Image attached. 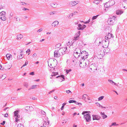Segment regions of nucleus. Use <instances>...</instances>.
Here are the masks:
<instances>
[{
  "label": "nucleus",
  "instance_id": "55",
  "mask_svg": "<svg viewBox=\"0 0 127 127\" xmlns=\"http://www.w3.org/2000/svg\"><path fill=\"white\" fill-rule=\"evenodd\" d=\"M4 117H7L8 116V114L7 113H6L4 115Z\"/></svg>",
  "mask_w": 127,
  "mask_h": 127
},
{
  "label": "nucleus",
  "instance_id": "22",
  "mask_svg": "<svg viewBox=\"0 0 127 127\" xmlns=\"http://www.w3.org/2000/svg\"><path fill=\"white\" fill-rule=\"evenodd\" d=\"M87 97L88 96L84 94L83 95L82 99H84L86 102H87L86 98H87Z\"/></svg>",
  "mask_w": 127,
  "mask_h": 127
},
{
  "label": "nucleus",
  "instance_id": "2",
  "mask_svg": "<svg viewBox=\"0 0 127 127\" xmlns=\"http://www.w3.org/2000/svg\"><path fill=\"white\" fill-rule=\"evenodd\" d=\"M88 56V53L85 51H82L81 50L80 56L82 58V60H85V59H86Z\"/></svg>",
  "mask_w": 127,
  "mask_h": 127
},
{
  "label": "nucleus",
  "instance_id": "1",
  "mask_svg": "<svg viewBox=\"0 0 127 127\" xmlns=\"http://www.w3.org/2000/svg\"><path fill=\"white\" fill-rule=\"evenodd\" d=\"M117 20L116 17L115 16H114L111 18H110L109 19L107 22L110 25H113L116 23V21Z\"/></svg>",
  "mask_w": 127,
  "mask_h": 127
},
{
  "label": "nucleus",
  "instance_id": "13",
  "mask_svg": "<svg viewBox=\"0 0 127 127\" xmlns=\"http://www.w3.org/2000/svg\"><path fill=\"white\" fill-rule=\"evenodd\" d=\"M59 24V22L57 21H56L54 22L52 24V26L54 27H57Z\"/></svg>",
  "mask_w": 127,
  "mask_h": 127
},
{
  "label": "nucleus",
  "instance_id": "15",
  "mask_svg": "<svg viewBox=\"0 0 127 127\" xmlns=\"http://www.w3.org/2000/svg\"><path fill=\"white\" fill-rule=\"evenodd\" d=\"M100 114L102 117L103 119H104L107 117V116L105 114L104 112H100Z\"/></svg>",
  "mask_w": 127,
  "mask_h": 127
},
{
  "label": "nucleus",
  "instance_id": "63",
  "mask_svg": "<svg viewBox=\"0 0 127 127\" xmlns=\"http://www.w3.org/2000/svg\"><path fill=\"white\" fill-rule=\"evenodd\" d=\"M71 70L70 69L69 70H67L66 71V72L67 73H68L70 71H71Z\"/></svg>",
  "mask_w": 127,
  "mask_h": 127
},
{
  "label": "nucleus",
  "instance_id": "47",
  "mask_svg": "<svg viewBox=\"0 0 127 127\" xmlns=\"http://www.w3.org/2000/svg\"><path fill=\"white\" fill-rule=\"evenodd\" d=\"M37 86V85H33L31 86V88H32V89H34L35 87Z\"/></svg>",
  "mask_w": 127,
  "mask_h": 127
},
{
  "label": "nucleus",
  "instance_id": "10",
  "mask_svg": "<svg viewBox=\"0 0 127 127\" xmlns=\"http://www.w3.org/2000/svg\"><path fill=\"white\" fill-rule=\"evenodd\" d=\"M92 116L93 117V120H99L101 117L99 115H93Z\"/></svg>",
  "mask_w": 127,
  "mask_h": 127
},
{
  "label": "nucleus",
  "instance_id": "14",
  "mask_svg": "<svg viewBox=\"0 0 127 127\" xmlns=\"http://www.w3.org/2000/svg\"><path fill=\"white\" fill-rule=\"evenodd\" d=\"M0 18L3 21L5 20L6 19V18L5 16V14L0 15Z\"/></svg>",
  "mask_w": 127,
  "mask_h": 127
},
{
  "label": "nucleus",
  "instance_id": "51",
  "mask_svg": "<svg viewBox=\"0 0 127 127\" xmlns=\"http://www.w3.org/2000/svg\"><path fill=\"white\" fill-rule=\"evenodd\" d=\"M43 30V29L42 28H41L40 29H39L37 31V32H41Z\"/></svg>",
  "mask_w": 127,
  "mask_h": 127
},
{
  "label": "nucleus",
  "instance_id": "17",
  "mask_svg": "<svg viewBox=\"0 0 127 127\" xmlns=\"http://www.w3.org/2000/svg\"><path fill=\"white\" fill-rule=\"evenodd\" d=\"M95 43L96 44V45H100V44H101V42L98 39H96L95 41Z\"/></svg>",
  "mask_w": 127,
  "mask_h": 127
},
{
  "label": "nucleus",
  "instance_id": "34",
  "mask_svg": "<svg viewBox=\"0 0 127 127\" xmlns=\"http://www.w3.org/2000/svg\"><path fill=\"white\" fill-rule=\"evenodd\" d=\"M104 97V96H102L99 97L98 99V100L100 101L101 100L103 99Z\"/></svg>",
  "mask_w": 127,
  "mask_h": 127
},
{
  "label": "nucleus",
  "instance_id": "27",
  "mask_svg": "<svg viewBox=\"0 0 127 127\" xmlns=\"http://www.w3.org/2000/svg\"><path fill=\"white\" fill-rule=\"evenodd\" d=\"M108 81L112 85H114L115 84V83L113 81L109 79L108 80Z\"/></svg>",
  "mask_w": 127,
  "mask_h": 127
},
{
  "label": "nucleus",
  "instance_id": "41",
  "mask_svg": "<svg viewBox=\"0 0 127 127\" xmlns=\"http://www.w3.org/2000/svg\"><path fill=\"white\" fill-rule=\"evenodd\" d=\"M98 15H97L96 16H94L92 18V19L93 20H94L96 19L97 17L98 16Z\"/></svg>",
  "mask_w": 127,
  "mask_h": 127
},
{
  "label": "nucleus",
  "instance_id": "33",
  "mask_svg": "<svg viewBox=\"0 0 127 127\" xmlns=\"http://www.w3.org/2000/svg\"><path fill=\"white\" fill-rule=\"evenodd\" d=\"M24 85L26 88H27L28 86V83L24 82Z\"/></svg>",
  "mask_w": 127,
  "mask_h": 127
},
{
  "label": "nucleus",
  "instance_id": "4",
  "mask_svg": "<svg viewBox=\"0 0 127 127\" xmlns=\"http://www.w3.org/2000/svg\"><path fill=\"white\" fill-rule=\"evenodd\" d=\"M67 50V47L60 48L58 50V51L60 56L63 55V54L66 53V51Z\"/></svg>",
  "mask_w": 127,
  "mask_h": 127
},
{
  "label": "nucleus",
  "instance_id": "60",
  "mask_svg": "<svg viewBox=\"0 0 127 127\" xmlns=\"http://www.w3.org/2000/svg\"><path fill=\"white\" fill-rule=\"evenodd\" d=\"M80 31H78V32H77V33L76 34L77 35H78V36H79L80 35Z\"/></svg>",
  "mask_w": 127,
  "mask_h": 127
},
{
  "label": "nucleus",
  "instance_id": "49",
  "mask_svg": "<svg viewBox=\"0 0 127 127\" xmlns=\"http://www.w3.org/2000/svg\"><path fill=\"white\" fill-rule=\"evenodd\" d=\"M20 119H18L17 118H15V122H18V121H20Z\"/></svg>",
  "mask_w": 127,
  "mask_h": 127
},
{
  "label": "nucleus",
  "instance_id": "62",
  "mask_svg": "<svg viewBox=\"0 0 127 127\" xmlns=\"http://www.w3.org/2000/svg\"><path fill=\"white\" fill-rule=\"evenodd\" d=\"M15 117H16L15 118H19L20 117V115L18 114V115H17L16 116H15Z\"/></svg>",
  "mask_w": 127,
  "mask_h": 127
},
{
  "label": "nucleus",
  "instance_id": "44",
  "mask_svg": "<svg viewBox=\"0 0 127 127\" xmlns=\"http://www.w3.org/2000/svg\"><path fill=\"white\" fill-rule=\"evenodd\" d=\"M0 14L1 15H4L6 14V12L4 11H2L0 12Z\"/></svg>",
  "mask_w": 127,
  "mask_h": 127
},
{
  "label": "nucleus",
  "instance_id": "61",
  "mask_svg": "<svg viewBox=\"0 0 127 127\" xmlns=\"http://www.w3.org/2000/svg\"><path fill=\"white\" fill-rule=\"evenodd\" d=\"M104 7L105 8H108V7H108V5H107V4L106 3H105V4L104 5Z\"/></svg>",
  "mask_w": 127,
  "mask_h": 127
},
{
  "label": "nucleus",
  "instance_id": "39",
  "mask_svg": "<svg viewBox=\"0 0 127 127\" xmlns=\"http://www.w3.org/2000/svg\"><path fill=\"white\" fill-rule=\"evenodd\" d=\"M17 127H24L23 125H22L20 123L17 125Z\"/></svg>",
  "mask_w": 127,
  "mask_h": 127
},
{
  "label": "nucleus",
  "instance_id": "12",
  "mask_svg": "<svg viewBox=\"0 0 127 127\" xmlns=\"http://www.w3.org/2000/svg\"><path fill=\"white\" fill-rule=\"evenodd\" d=\"M54 57H59L60 56L58 51V50H55L54 52Z\"/></svg>",
  "mask_w": 127,
  "mask_h": 127
},
{
  "label": "nucleus",
  "instance_id": "45",
  "mask_svg": "<svg viewBox=\"0 0 127 127\" xmlns=\"http://www.w3.org/2000/svg\"><path fill=\"white\" fill-rule=\"evenodd\" d=\"M11 99L12 100H17L18 99V98L17 97H11Z\"/></svg>",
  "mask_w": 127,
  "mask_h": 127
},
{
  "label": "nucleus",
  "instance_id": "5",
  "mask_svg": "<svg viewBox=\"0 0 127 127\" xmlns=\"http://www.w3.org/2000/svg\"><path fill=\"white\" fill-rule=\"evenodd\" d=\"M109 41L108 40H103L101 41V44L103 48H106L108 45Z\"/></svg>",
  "mask_w": 127,
  "mask_h": 127
},
{
  "label": "nucleus",
  "instance_id": "18",
  "mask_svg": "<svg viewBox=\"0 0 127 127\" xmlns=\"http://www.w3.org/2000/svg\"><path fill=\"white\" fill-rule=\"evenodd\" d=\"M58 75L59 74H58V72H52V74L51 75L50 77V78H53L52 77H53L55 76L56 75Z\"/></svg>",
  "mask_w": 127,
  "mask_h": 127
},
{
  "label": "nucleus",
  "instance_id": "9",
  "mask_svg": "<svg viewBox=\"0 0 127 127\" xmlns=\"http://www.w3.org/2000/svg\"><path fill=\"white\" fill-rule=\"evenodd\" d=\"M114 36L113 34L112 33H109L107 35L105 36V38L106 39L108 40L111 39L112 38H113Z\"/></svg>",
  "mask_w": 127,
  "mask_h": 127
},
{
  "label": "nucleus",
  "instance_id": "50",
  "mask_svg": "<svg viewBox=\"0 0 127 127\" xmlns=\"http://www.w3.org/2000/svg\"><path fill=\"white\" fill-rule=\"evenodd\" d=\"M5 121H3L2 123H0V124L1 125H4L5 124Z\"/></svg>",
  "mask_w": 127,
  "mask_h": 127
},
{
  "label": "nucleus",
  "instance_id": "26",
  "mask_svg": "<svg viewBox=\"0 0 127 127\" xmlns=\"http://www.w3.org/2000/svg\"><path fill=\"white\" fill-rule=\"evenodd\" d=\"M79 38V36H78V35H76L75 36L74 38V39H73V40H74V41H76V40L78 39Z\"/></svg>",
  "mask_w": 127,
  "mask_h": 127
},
{
  "label": "nucleus",
  "instance_id": "42",
  "mask_svg": "<svg viewBox=\"0 0 127 127\" xmlns=\"http://www.w3.org/2000/svg\"><path fill=\"white\" fill-rule=\"evenodd\" d=\"M75 102V101L73 100H69L68 101V102L70 103H74V102Z\"/></svg>",
  "mask_w": 127,
  "mask_h": 127
},
{
  "label": "nucleus",
  "instance_id": "19",
  "mask_svg": "<svg viewBox=\"0 0 127 127\" xmlns=\"http://www.w3.org/2000/svg\"><path fill=\"white\" fill-rule=\"evenodd\" d=\"M50 5L51 7L53 8H56L57 6V4H56V3L54 2L53 3H51L50 4Z\"/></svg>",
  "mask_w": 127,
  "mask_h": 127
},
{
  "label": "nucleus",
  "instance_id": "36",
  "mask_svg": "<svg viewBox=\"0 0 127 127\" xmlns=\"http://www.w3.org/2000/svg\"><path fill=\"white\" fill-rule=\"evenodd\" d=\"M61 77L63 78V79H64V76L63 75H61L60 76H58L56 77V78H57L58 77Z\"/></svg>",
  "mask_w": 127,
  "mask_h": 127
},
{
  "label": "nucleus",
  "instance_id": "8",
  "mask_svg": "<svg viewBox=\"0 0 127 127\" xmlns=\"http://www.w3.org/2000/svg\"><path fill=\"white\" fill-rule=\"evenodd\" d=\"M84 118L87 122H89L91 120V117L89 113H88L84 115Z\"/></svg>",
  "mask_w": 127,
  "mask_h": 127
},
{
  "label": "nucleus",
  "instance_id": "28",
  "mask_svg": "<svg viewBox=\"0 0 127 127\" xmlns=\"http://www.w3.org/2000/svg\"><path fill=\"white\" fill-rule=\"evenodd\" d=\"M118 124H116V122H114L112 123L111 124V125L109 127H111L112 126H118Z\"/></svg>",
  "mask_w": 127,
  "mask_h": 127
},
{
  "label": "nucleus",
  "instance_id": "29",
  "mask_svg": "<svg viewBox=\"0 0 127 127\" xmlns=\"http://www.w3.org/2000/svg\"><path fill=\"white\" fill-rule=\"evenodd\" d=\"M28 62L27 60H26L25 62V64H24L21 67V68H22L23 67H24L26 66L28 64Z\"/></svg>",
  "mask_w": 127,
  "mask_h": 127
},
{
  "label": "nucleus",
  "instance_id": "38",
  "mask_svg": "<svg viewBox=\"0 0 127 127\" xmlns=\"http://www.w3.org/2000/svg\"><path fill=\"white\" fill-rule=\"evenodd\" d=\"M23 35L21 34H20V35H17V37H19L20 39L21 38L23 37Z\"/></svg>",
  "mask_w": 127,
  "mask_h": 127
},
{
  "label": "nucleus",
  "instance_id": "48",
  "mask_svg": "<svg viewBox=\"0 0 127 127\" xmlns=\"http://www.w3.org/2000/svg\"><path fill=\"white\" fill-rule=\"evenodd\" d=\"M82 25L80 24H79L78 25V30H79V29H81V27H82Z\"/></svg>",
  "mask_w": 127,
  "mask_h": 127
},
{
  "label": "nucleus",
  "instance_id": "46",
  "mask_svg": "<svg viewBox=\"0 0 127 127\" xmlns=\"http://www.w3.org/2000/svg\"><path fill=\"white\" fill-rule=\"evenodd\" d=\"M88 112H88L87 111H84L82 113V115H85V114L87 113H88Z\"/></svg>",
  "mask_w": 127,
  "mask_h": 127
},
{
  "label": "nucleus",
  "instance_id": "56",
  "mask_svg": "<svg viewBox=\"0 0 127 127\" xmlns=\"http://www.w3.org/2000/svg\"><path fill=\"white\" fill-rule=\"evenodd\" d=\"M29 74L30 75H33L34 74V72H32L30 73Z\"/></svg>",
  "mask_w": 127,
  "mask_h": 127
},
{
  "label": "nucleus",
  "instance_id": "35",
  "mask_svg": "<svg viewBox=\"0 0 127 127\" xmlns=\"http://www.w3.org/2000/svg\"><path fill=\"white\" fill-rule=\"evenodd\" d=\"M93 2L96 4H98L99 3V1L98 0H96L94 1Z\"/></svg>",
  "mask_w": 127,
  "mask_h": 127
},
{
  "label": "nucleus",
  "instance_id": "31",
  "mask_svg": "<svg viewBox=\"0 0 127 127\" xmlns=\"http://www.w3.org/2000/svg\"><path fill=\"white\" fill-rule=\"evenodd\" d=\"M40 112L41 113L44 115L43 116H45V112L44 111L42 110H41Z\"/></svg>",
  "mask_w": 127,
  "mask_h": 127
},
{
  "label": "nucleus",
  "instance_id": "6",
  "mask_svg": "<svg viewBox=\"0 0 127 127\" xmlns=\"http://www.w3.org/2000/svg\"><path fill=\"white\" fill-rule=\"evenodd\" d=\"M79 64L80 66L82 68H84L87 65L86 62L84 60H81L79 61Z\"/></svg>",
  "mask_w": 127,
  "mask_h": 127
},
{
  "label": "nucleus",
  "instance_id": "59",
  "mask_svg": "<svg viewBox=\"0 0 127 127\" xmlns=\"http://www.w3.org/2000/svg\"><path fill=\"white\" fill-rule=\"evenodd\" d=\"M30 52V49H28L27 51H26V53H29Z\"/></svg>",
  "mask_w": 127,
  "mask_h": 127
},
{
  "label": "nucleus",
  "instance_id": "25",
  "mask_svg": "<svg viewBox=\"0 0 127 127\" xmlns=\"http://www.w3.org/2000/svg\"><path fill=\"white\" fill-rule=\"evenodd\" d=\"M11 67L9 65L7 64L6 65H5V68L6 70L7 69H10Z\"/></svg>",
  "mask_w": 127,
  "mask_h": 127
},
{
  "label": "nucleus",
  "instance_id": "37",
  "mask_svg": "<svg viewBox=\"0 0 127 127\" xmlns=\"http://www.w3.org/2000/svg\"><path fill=\"white\" fill-rule=\"evenodd\" d=\"M57 13V12L56 11H53L51 12L50 13V15H53L54 14H55Z\"/></svg>",
  "mask_w": 127,
  "mask_h": 127
},
{
  "label": "nucleus",
  "instance_id": "32",
  "mask_svg": "<svg viewBox=\"0 0 127 127\" xmlns=\"http://www.w3.org/2000/svg\"><path fill=\"white\" fill-rule=\"evenodd\" d=\"M61 45L60 43H58L57 44L55 47V48H59V47L61 46Z\"/></svg>",
  "mask_w": 127,
  "mask_h": 127
},
{
  "label": "nucleus",
  "instance_id": "7",
  "mask_svg": "<svg viewBox=\"0 0 127 127\" xmlns=\"http://www.w3.org/2000/svg\"><path fill=\"white\" fill-rule=\"evenodd\" d=\"M91 70H90L91 72L92 71H94L95 70H97L96 65L95 64H92L89 67Z\"/></svg>",
  "mask_w": 127,
  "mask_h": 127
},
{
  "label": "nucleus",
  "instance_id": "43",
  "mask_svg": "<svg viewBox=\"0 0 127 127\" xmlns=\"http://www.w3.org/2000/svg\"><path fill=\"white\" fill-rule=\"evenodd\" d=\"M87 99L88 100L87 101V102H88L89 103H90L91 102V100L90 99V98L88 97H87Z\"/></svg>",
  "mask_w": 127,
  "mask_h": 127
},
{
  "label": "nucleus",
  "instance_id": "16",
  "mask_svg": "<svg viewBox=\"0 0 127 127\" xmlns=\"http://www.w3.org/2000/svg\"><path fill=\"white\" fill-rule=\"evenodd\" d=\"M78 3V1H71L70 3V4H71L72 6H74L77 4Z\"/></svg>",
  "mask_w": 127,
  "mask_h": 127
},
{
  "label": "nucleus",
  "instance_id": "57",
  "mask_svg": "<svg viewBox=\"0 0 127 127\" xmlns=\"http://www.w3.org/2000/svg\"><path fill=\"white\" fill-rule=\"evenodd\" d=\"M54 91H55V90H53L52 91H50V92H49V93H48V94H50L51 93H52L54 92Z\"/></svg>",
  "mask_w": 127,
  "mask_h": 127
},
{
  "label": "nucleus",
  "instance_id": "30",
  "mask_svg": "<svg viewBox=\"0 0 127 127\" xmlns=\"http://www.w3.org/2000/svg\"><path fill=\"white\" fill-rule=\"evenodd\" d=\"M77 13V12H76V11L74 12L73 13H72L70 14L69 15V17H70V16H73V15L76 14V13Z\"/></svg>",
  "mask_w": 127,
  "mask_h": 127
},
{
  "label": "nucleus",
  "instance_id": "21",
  "mask_svg": "<svg viewBox=\"0 0 127 127\" xmlns=\"http://www.w3.org/2000/svg\"><path fill=\"white\" fill-rule=\"evenodd\" d=\"M96 104V105L97 106H98L99 107H100L102 108H108V107H103L102 105H101L99 103H98V102H96L95 103Z\"/></svg>",
  "mask_w": 127,
  "mask_h": 127
},
{
  "label": "nucleus",
  "instance_id": "58",
  "mask_svg": "<svg viewBox=\"0 0 127 127\" xmlns=\"http://www.w3.org/2000/svg\"><path fill=\"white\" fill-rule=\"evenodd\" d=\"M16 20L17 21H20L21 20L20 19V18H16Z\"/></svg>",
  "mask_w": 127,
  "mask_h": 127
},
{
  "label": "nucleus",
  "instance_id": "3",
  "mask_svg": "<svg viewBox=\"0 0 127 127\" xmlns=\"http://www.w3.org/2000/svg\"><path fill=\"white\" fill-rule=\"evenodd\" d=\"M81 52L80 49L79 48L76 49L74 52L73 55L74 57L76 58H78L80 56Z\"/></svg>",
  "mask_w": 127,
  "mask_h": 127
},
{
  "label": "nucleus",
  "instance_id": "40",
  "mask_svg": "<svg viewBox=\"0 0 127 127\" xmlns=\"http://www.w3.org/2000/svg\"><path fill=\"white\" fill-rule=\"evenodd\" d=\"M51 67H50L49 66V67H48V69H49V70L50 71H50H51V70H54V68L53 67H52L51 69Z\"/></svg>",
  "mask_w": 127,
  "mask_h": 127
},
{
  "label": "nucleus",
  "instance_id": "54",
  "mask_svg": "<svg viewBox=\"0 0 127 127\" xmlns=\"http://www.w3.org/2000/svg\"><path fill=\"white\" fill-rule=\"evenodd\" d=\"M3 67H2V65L0 64V69L1 70H3Z\"/></svg>",
  "mask_w": 127,
  "mask_h": 127
},
{
  "label": "nucleus",
  "instance_id": "20",
  "mask_svg": "<svg viewBox=\"0 0 127 127\" xmlns=\"http://www.w3.org/2000/svg\"><path fill=\"white\" fill-rule=\"evenodd\" d=\"M123 13V11L120 10L117 11L116 12V13L117 15L121 14Z\"/></svg>",
  "mask_w": 127,
  "mask_h": 127
},
{
  "label": "nucleus",
  "instance_id": "64",
  "mask_svg": "<svg viewBox=\"0 0 127 127\" xmlns=\"http://www.w3.org/2000/svg\"><path fill=\"white\" fill-rule=\"evenodd\" d=\"M36 55H36V54L34 53L33 54V57H36Z\"/></svg>",
  "mask_w": 127,
  "mask_h": 127
},
{
  "label": "nucleus",
  "instance_id": "24",
  "mask_svg": "<svg viewBox=\"0 0 127 127\" xmlns=\"http://www.w3.org/2000/svg\"><path fill=\"white\" fill-rule=\"evenodd\" d=\"M6 57L7 59L9 60L12 57V56L10 54H7L6 55Z\"/></svg>",
  "mask_w": 127,
  "mask_h": 127
},
{
  "label": "nucleus",
  "instance_id": "23",
  "mask_svg": "<svg viewBox=\"0 0 127 127\" xmlns=\"http://www.w3.org/2000/svg\"><path fill=\"white\" fill-rule=\"evenodd\" d=\"M20 112V110H16L14 112V115L15 116L18 115V114Z\"/></svg>",
  "mask_w": 127,
  "mask_h": 127
},
{
  "label": "nucleus",
  "instance_id": "53",
  "mask_svg": "<svg viewBox=\"0 0 127 127\" xmlns=\"http://www.w3.org/2000/svg\"><path fill=\"white\" fill-rule=\"evenodd\" d=\"M22 9L23 10H24V11H25V10H29V9H28V8H25V7H24Z\"/></svg>",
  "mask_w": 127,
  "mask_h": 127
},
{
  "label": "nucleus",
  "instance_id": "11",
  "mask_svg": "<svg viewBox=\"0 0 127 127\" xmlns=\"http://www.w3.org/2000/svg\"><path fill=\"white\" fill-rule=\"evenodd\" d=\"M115 2L113 0L109 1L108 2H106V3L108 5V6L109 7L110 6L113 5L115 4Z\"/></svg>",
  "mask_w": 127,
  "mask_h": 127
},
{
  "label": "nucleus",
  "instance_id": "52",
  "mask_svg": "<svg viewBox=\"0 0 127 127\" xmlns=\"http://www.w3.org/2000/svg\"><path fill=\"white\" fill-rule=\"evenodd\" d=\"M66 93H67V94H69V93H70L71 94V92L70 91V90H68L66 91Z\"/></svg>",
  "mask_w": 127,
  "mask_h": 127
}]
</instances>
